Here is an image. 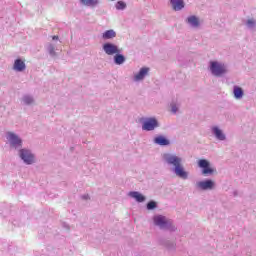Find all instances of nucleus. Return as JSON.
I'll use <instances>...</instances> for the list:
<instances>
[{"instance_id":"f257e3e1","label":"nucleus","mask_w":256,"mask_h":256,"mask_svg":"<svg viewBox=\"0 0 256 256\" xmlns=\"http://www.w3.org/2000/svg\"><path fill=\"white\" fill-rule=\"evenodd\" d=\"M165 160L169 165H174V171L177 175V177H180L181 179H187V172H185V168H183V165H181V158L175 155L166 154L164 155Z\"/></svg>"},{"instance_id":"f03ea898","label":"nucleus","mask_w":256,"mask_h":256,"mask_svg":"<svg viewBox=\"0 0 256 256\" xmlns=\"http://www.w3.org/2000/svg\"><path fill=\"white\" fill-rule=\"evenodd\" d=\"M210 71L212 75H214L215 77H221V75H225V73H227V67L223 63H219L217 61H211Z\"/></svg>"},{"instance_id":"7ed1b4c3","label":"nucleus","mask_w":256,"mask_h":256,"mask_svg":"<svg viewBox=\"0 0 256 256\" xmlns=\"http://www.w3.org/2000/svg\"><path fill=\"white\" fill-rule=\"evenodd\" d=\"M198 165L201 169H203L202 170L203 175H213V173H215V170L213 168H210L209 161L205 159L199 160Z\"/></svg>"},{"instance_id":"20e7f679","label":"nucleus","mask_w":256,"mask_h":256,"mask_svg":"<svg viewBox=\"0 0 256 256\" xmlns=\"http://www.w3.org/2000/svg\"><path fill=\"white\" fill-rule=\"evenodd\" d=\"M154 224L160 227V229H166V227L171 225V222L165 216L159 215L154 217Z\"/></svg>"},{"instance_id":"39448f33","label":"nucleus","mask_w":256,"mask_h":256,"mask_svg":"<svg viewBox=\"0 0 256 256\" xmlns=\"http://www.w3.org/2000/svg\"><path fill=\"white\" fill-rule=\"evenodd\" d=\"M103 49L106 53V55H117L118 53H121V50H119V47L115 44L106 43L103 45Z\"/></svg>"},{"instance_id":"423d86ee","label":"nucleus","mask_w":256,"mask_h":256,"mask_svg":"<svg viewBox=\"0 0 256 256\" xmlns=\"http://www.w3.org/2000/svg\"><path fill=\"white\" fill-rule=\"evenodd\" d=\"M158 126H159V123L157 122V119L150 118L143 123L142 129L143 131H153V129H155V127H158Z\"/></svg>"},{"instance_id":"0eeeda50","label":"nucleus","mask_w":256,"mask_h":256,"mask_svg":"<svg viewBox=\"0 0 256 256\" xmlns=\"http://www.w3.org/2000/svg\"><path fill=\"white\" fill-rule=\"evenodd\" d=\"M20 157L27 163V165H31V163L35 161V156H33L29 150H20Z\"/></svg>"},{"instance_id":"6e6552de","label":"nucleus","mask_w":256,"mask_h":256,"mask_svg":"<svg viewBox=\"0 0 256 256\" xmlns=\"http://www.w3.org/2000/svg\"><path fill=\"white\" fill-rule=\"evenodd\" d=\"M7 139L8 141H10L12 147H21V138H19V136H17L15 133L8 132Z\"/></svg>"},{"instance_id":"1a4fd4ad","label":"nucleus","mask_w":256,"mask_h":256,"mask_svg":"<svg viewBox=\"0 0 256 256\" xmlns=\"http://www.w3.org/2000/svg\"><path fill=\"white\" fill-rule=\"evenodd\" d=\"M197 186L203 189V191H207V189H213L215 187V182L213 180L201 181L197 183Z\"/></svg>"},{"instance_id":"9d476101","label":"nucleus","mask_w":256,"mask_h":256,"mask_svg":"<svg viewBox=\"0 0 256 256\" xmlns=\"http://www.w3.org/2000/svg\"><path fill=\"white\" fill-rule=\"evenodd\" d=\"M171 5L174 11H181L185 7V2L183 0H171Z\"/></svg>"},{"instance_id":"9b49d317","label":"nucleus","mask_w":256,"mask_h":256,"mask_svg":"<svg viewBox=\"0 0 256 256\" xmlns=\"http://www.w3.org/2000/svg\"><path fill=\"white\" fill-rule=\"evenodd\" d=\"M149 73V68H142L138 74L135 75L134 79L135 81H141L145 79V75Z\"/></svg>"},{"instance_id":"f8f14e48","label":"nucleus","mask_w":256,"mask_h":256,"mask_svg":"<svg viewBox=\"0 0 256 256\" xmlns=\"http://www.w3.org/2000/svg\"><path fill=\"white\" fill-rule=\"evenodd\" d=\"M15 71H25V62L21 59H17L14 62Z\"/></svg>"},{"instance_id":"ddd939ff","label":"nucleus","mask_w":256,"mask_h":256,"mask_svg":"<svg viewBox=\"0 0 256 256\" xmlns=\"http://www.w3.org/2000/svg\"><path fill=\"white\" fill-rule=\"evenodd\" d=\"M129 196L138 201V203H143V201H145V196L139 192H130Z\"/></svg>"},{"instance_id":"4468645a","label":"nucleus","mask_w":256,"mask_h":256,"mask_svg":"<svg viewBox=\"0 0 256 256\" xmlns=\"http://www.w3.org/2000/svg\"><path fill=\"white\" fill-rule=\"evenodd\" d=\"M154 143H156L157 145H162V146H165V145H169V140L163 136H158L154 139Z\"/></svg>"},{"instance_id":"2eb2a0df","label":"nucleus","mask_w":256,"mask_h":256,"mask_svg":"<svg viewBox=\"0 0 256 256\" xmlns=\"http://www.w3.org/2000/svg\"><path fill=\"white\" fill-rule=\"evenodd\" d=\"M234 97L235 99H242L243 98V88L239 87V86H234Z\"/></svg>"},{"instance_id":"dca6fc26","label":"nucleus","mask_w":256,"mask_h":256,"mask_svg":"<svg viewBox=\"0 0 256 256\" xmlns=\"http://www.w3.org/2000/svg\"><path fill=\"white\" fill-rule=\"evenodd\" d=\"M187 23H189V25L192 27H199V18L196 16H190L187 18Z\"/></svg>"},{"instance_id":"f3484780","label":"nucleus","mask_w":256,"mask_h":256,"mask_svg":"<svg viewBox=\"0 0 256 256\" xmlns=\"http://www.w3.org/2000/svg\"><path fill=\"white\" fill-rule=\"evenodd\" d=\"M114 37H117V33H115L113 30H107L102 34V38L107 39H114Z\"/></svg>"},{"instance_id":"a211bd4d","label":"nucleus","mask_w":256,"mask_h":256,"mask_svg":"<svg viewBox=\"0 0 256 256\" xmlns=\"http://www.w3.org/2000/svg\"><path fill=\"white\" fill-rule=\"evenodd\" d=\"M213 132L217 139H219L220 141H225V134H223V132L219 128L214 127Z\"/></svg>"},{"instance_id":"6ab92c4d","label":"nucleus","mask_w":256,"mask_h":256,"mask_svg":"<svg viewBox=\"0 0 256 256\" xmlns=\"http://www.w3.org/2000/svg\"><path fill=\"white\" fill-rule=\"evenodd\" d=\"M114 62L116 63V65H123V63H125V56L121 55V54H116L114 56Z\"/></svg>"},{"instance_id":"aec40b11","label":"nucleus","mask_w":256,"mask_h":256,"mask_svg":"<svg viewBox=\"0 0 256 256\" xmlns=\"http://www.w3.org/2000/svg\"><path fill=\"white\" fill-rule=\"evenodd\" d=\"M81 3L83 5H86L87 7H94V5H97V0H81Z\"/></svg>"},{"instance_id":"412c9836","label":"nucleus","mask_w":256,"mask_h":256,"mask_svg":"<svg viewBox=\"0 0 256 256\" xmlns=\"http://www.w3.org/2000/svg\"><path fill=\"white\" fill-rule=\"evenodd\" d=\"M126 7H127V4L125 2H123V1H118L116 3V9L118 11H121V10L125 9Z\"/></svg>"},{"instance_id":"4be33fe9","label":"nucleus","mask_w":256,"mask_h":256,"mask_svg":"<svg viewBox=\"0 0 256 256\" xmlns=\"http://www.w3.org/2000/svg\"><path fill=\"white\" fill-rule=\"evenodd\" d=\"M23 101L26 103V105H31V103H33V98H31V96H25Z\"/></svg>"},{"instance_id":"5701e85b","label":"nucleus","mask_w":256,"mask_h":256,"mask_svg":"<svg viewBox=\"0 0 256 256\" xmlns=\"http://www.w3.org/2000/svg\"><path fill=\"white\" fill-rule=\"evenodd\" d=\"M157 207V203L155 201H150L148 204H147V209L148 210H151V209H155Z\"/></svg>"},{"instance_id":"b1692460","label":"nucleus","mask_w":256,"mask_h":256,"mask_svg":"<svg viewBox=\"0 0 256 256\" xmlns=\"http://www.w3.org/2000/svg\"><path fill=\"white\" fill-rule=\"evenodd\" d=\"M247 25H249V27H253V25H255V20L253 19L248 20Z\"/></svg>"},{"instance_id":"393cba45","label":"nucleus","mask_w":256,"mask_h":256,"mask_svg":"<svg viewBox=\"0 0 256 256\" xmlns=\"http://www.w3.org/2000/svg\"><path fill=\"white\" fill-rule=\"evenodd\" d=\"M171 111L172 113H177V106L172 105Z\"/></svg>"},{"instance_id":"a878e982","label":"nucleus","mask_w":256,"mask_h":256,"mask_svg":"<svg viewBox=\"0 0 256 256\" xmlns=\"http://www.w3.org/2000/svg\"><path fill=\"white\" fill-rule=\"evenodd\" d=\"M52 39H53V41H55V40L57 41L59 39V36H53Z\"/></svg>"},{"instance_id":"bb28decb","label":"nucleus","mask_w":256,"mask_h":256,"mask_svg":"<svg viewBox=\"0 0 256 256\" xmlns=\"http://www.w3.org/2000/svg\"><path fill=\"white\" fill-rule=\"evenodd\" d=\"M50 53H55V48L51 47Z\"/></svg>"}]
</instances>
